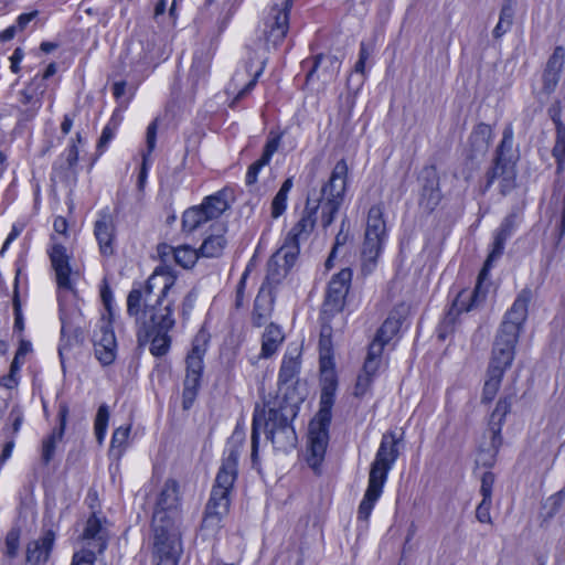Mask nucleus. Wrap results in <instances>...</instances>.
<instances>
[{"label": "nucleus", "instance_id": "f257e3e1", "mask_svg": "<svg viewBox=\"0 0 565 565\" xmlns=\"http://www.w3.org/2000/svg\"><path fill=\"white\" fill-rule=\"evenodd\" d=\"M348 177V163L344 159H341L334 164L328 181L321 186L320 191L309 193L300 220L287 236L298 242L308 238L318 221L319 212L322 227H328L344 201Z\"/></svg>", "mask_w": 565, "mask_h": 565}, {"label": "nucleus", "instance_id": "f03ea898", "mask_svg": "<svg viewBox=\"0 0 565 565\" xmlns=\"http://www.w3.org/2000/svg\"><path fill=\"white\" fill-rule=\"evenodd\" d=\"M175 278L166 269H156L143 285L134 287L127 297V313L134 317L139 328L153 327L164 313H172L174 300L167 299Z\"/></svg>", "mask_w": 565, "mask_h": 565}, {"label": "nucleus", "instance_id": "7ed1b4c3", "mask_svg": "<svg viewBox=\"0 0 565 565\" xmlns=\"http://www.w3.org/2000/svg\"><path fill=\"white\" fill-rule=\"evenodd\" d=\"M296 414L291 408H268L254 413L252 428V461L256 465L258 458L259 429L265 428L266 437L275 449L287 452L297 445V435L290 417Z\"/></svg>", "mask_w": 565, "mask_h": 565}, {"label": "nucleus", "instance_id": "20e7f679", "mask_svg": "<svg viewBox=\"0 0 565 565\" xmlns=\"http://www.w3.org/2000/svg\"><path fill=\"white\" fill-rule=\"evenodd\" d=\"M396 444L393 434L384 435L381 440L375 459L371 465L367 489L358 510V519L361 521L369 520L375 502L382 494L387 473L398 457Z\"/></svg>", "mask_w": 565, "mask_h": 565}, {"label": "nucleus", "instance_id": "39448f33", "mask_svg": "<svg viewBox=\"0 0 565 565\" xmlns=\"http://www.w3.org/2000/svg\"><path fill=\"white\" fill-rule=\"evenodd\" d=\"M532 298V290L524 288L520 291L510 310L501 323L499 355L497 354V370L511 365L514 359V348L523 322L527 317V306ZM499 342L497 341V347Z\"/></svg>", "mask_w": 565, "mask_h": 565}, {"label": "nucleus", "instance_id": "423d86ee", "mask_svg": "<svg viewBox=\"0 0 565 565\" xmlns=\"http://www.w3.org/2000/svg\"><path fill=\"white\" fill-rule=\"evenodd\" d=\"M493 259L494 246L489 252L483 267L477 277L473 291L469 294L466 290H462L455 299L450 310L441 322L440 331L438 334L440 339H445L446 332L452 330L456 318L461 312H469L471 310L479 309L484 303L489 288L492 286L491 268Z\"/></svg>", "mask_w": 565, "mask_h": 565}, {"label": "nucleus", "instance_id": "0eeeda50", "mask_svg": "<svg viewBox=\"0 0 565 565\" xmlns=\"http://www.w3.org/2000/svg\"><path fill=\"white\" fill-rule=\"evenodd\" d=\"M386 236L384 209L381 204L373 205L367 212L364 241L361 250V268L363 274L369 275L374 271L377 259L383 250Z\"/></svg>", "mask_w": 565, "mask_h": 565}, {"label": "nucleus", "instance_id": "6e6552de", "mask_svg": "<svg viewBox=\"0 0 565 565\" xmlns=\"http://www.w3.org/2000/svg\"><path fill=\"white\" fill-rule=\"evenodd\" d=\"M334 396L328 393L320 395V408L315 418L309 424L308 430V463L313 469L321 463L324 458L329 443V426L332 417V406Z\"/></svg>", "mask_w": 565, "mask_h": 565}, {"label": "nucleus", "instance_id": "1a4fd4ad", "mask_svg": "<svg viewBox=\"0 0 565 565\" xmlns=\"http://www.w3.org/2000/svg\"><path fill=\"white\" fill-rule=\"evenodd\" d=\"M334 396L328 393L320 395V408L315 418L309 424L308 430V463L313 469L321 463L324 458L329 443V426L332 417V406Z\"/></svg>", "mask_w": 565, "mask_h": 565}, {"label": "nucleus", "instance_id": "9d476101", "mask_svg": "<svg viewBox=\"0 0 565 565\" xmlns=\"http://www.w3.org/2000/svg\"><path fill=\"white\" fill-rule=\"evenodd\" d=\"M181 515V494L179 483L173 479H168L160 490L153 514V532L179 531L177 523Z\"/></svg>", "mask_w": 565, "mask_h": 565}, {"label": "nucleus", "instance_id": "9b49d317", "mask_svg": "<svg viewBox=\"0 0 565 565\" xmlns=\"http://www.w3.org/2000/svg\"><path fill=\"white\" fill-rule=\"evenodd\" d=\"M209 345V334L200 331L192 341V348L189 352L186 363V374L183 387V409H189L195 401L200 381L203 372V359Z\"/></svg>", "mask_w": 565, "mask_h": 565}, {"label": "nucleus", "instance_id": "f8f14e48", "mask_svg": "<svg viewBox=\"0 0 565 565\" xmlns=\"http://www.w3.org/2000/svg\"><path fill=\"white\" fill-rule=\"evenodd\" d=\"M519 160L518 149L513 145V130L510 126L505 127L502 134V140L497 150V175L501 170V192L508 193L515 185V164Z\"/></svg>", "mask_w": 565, "mask_h": 565}, {"label": "nucleus", "instance_id": "ddd939ff", "mask_svg": "<svg viewBox=\"0 0 565 565\" xmlns=\"http://www.w3.org/2000/svg\"><path fill=\"white\" fill-rule=\"evenodd\" d=\"M239 458L238 447H231L215 478L210 500L224 502L230 501V493L237 477V462Z\"/></svg>", "mask_w": 565, "mask_h": 565}, {"label": "nucleus", "instance_id": "4468645a", "mask_svg": "<svg viewBox=\"0 0 565 565\" xmlns=\"http://www.w3.org/2000/svg\"><path fill=\"white\" fill-rule=\"evenodd\" d=\"M174 319L172 313H164L160 316L159 320H156L153 327L139 328L138 329V342L140 345H145L150 342V352L156 356L164 355L170 347V338L168 335L169 330L173 327Z\"/></svg>", "mask_w": 565, "mask_h": 565}, {"label": "nucleus", "instance_id": "2eb2a0df", "mask_svg": "<svg viewBox=\"0 0 565 565\" xmlns=\"http://www.w3.org/2000/svg\"><path fill=\"white\" fill-rule=\"evenodd\" d=\"M292 6V0H275L266 19L264 34L267 43L276 46L280 43L289 28V11Z\"/></svg>", "mask_w": 565, "mask_h": 565}, {"label": "nucleus", "instance_id": "dca6fc26", "mask_svg": "<svg viewBox=\"0 0 565 565\" xmlns=\"http://www.w3.org/2000/svg\"><path fill=\"white\" fill-rule=\"evenodd\" d=\"M96 359L103 365L111 364L116 359L117 341L109 318L103 317L93 335Z\"/></svg>", "mask_w": 565, "mask_h": 565}, {"label": "nucleus", "instance_id": "f3484780", "mask_svg": "<svg viewBox=\"0 0 565 565\" xmlns=\"http://www.w3.org/2000/svg\"><path fill=\"white\" fill-rule=\"evenodd\" d=\"M181 552L182 547L179 531L153 532L156 565H178Z\"/></svg>", "mask_w": 565, "mask_h": 565}, {"label": "nucleus", "instance_id": "a211bd4d", "mask_svg": "<svg viewBox=\"0 0 565 565\" xmlns=\"http://www.w3.org/2000/svg\"><path fill=\"white\" fill-rule=\"evenodd\" d=\"M351 279L352 271L350 268H343L332 277L328 285L326 300L323 302L324 312L332 313L342 309Z\"/></svg>", "mask_w": 565, "mask_h": 565}, {"label": "nucleus", "instance_id": "6ab92c4d", "mask_svg": "<svg viewBox=\"0 0 565 565\" xmlns=\"http://www.w3.org/2000/svg\"><path fill=\"white\" fill-rule=\"evenodd\" d=\"M94 235L103 256L109 257L115 254L116 225L113 215L108 210H103L94 224Z\"/></svg>", "mask_w": 565, "mask_h": 565}, {"label": "nucleus", "instance_id": "aec40b11", "mask_svg": "<svg viewBox=\"0 0 565 565\" xmlns=\"http://www.w3.org/2000/svg\"><path fill=\"white\" fill-rule=\"evenodd\" d=\"M84 547L82 551H90L94 553V561L96 554H100L107 546V530L104 526V521L93 513L86 521L83 534L81 536Z\"/></svg>", "mask_w": 565, "mask_h": 565}, {"label": "nucleus", "instance_id": "412c9836", "mask_svg": "<svg viewBox=\"0 0 565 565\" xmlns=\"http://www.w3.org/2000/svg\"><path fill=\"white\" fill-rule=\"evenodd\" d=\"M230 501L218 502L209 499L200 526L204 539H212L218 534L222 529L223 519L230 511Z\"/></svg>", "mask_w": 565, "mask_h": 565}, {"label": "nucleus", "instance_id": "4be33fe9", "mask_svg": "<svg viewBox=\"0 0 565 565\" xmlns=\"http://www.w3.org/2000/svg\"><path fill=\"white\" fill-rule=\"evenodd\" d=\"M51 266L55 273V279L58 289L71 291L72 285V269L70 266V257L66 248L61 244H55L49 252Z\"/></svg>", "mask_w": 565, "mask_h": 565}, {"label": "nucleus", "instance_id": "5701e85b", "mask_svg": "<svg viewBox=\"0 0 565 565\" xmlns=\"http://www.w3.org/2000/svg\"><path fill=\"white\" fill-rule=\"evenodd\" d=\"M211 234H209L200 248H198V253L200 257L204 258H216L223 255V252L227 245V239L225 238L226 226L223 223H214L211 225Z\"/></svg>", "mask_w": 565, "mask_h": 565}, {"label": "nucleus", "instance_id": "b1692460", "mask_svg": "<svg viewBox=\"0 0 565 565\" xmlns=\"http://www.w3.org/2000/svg\"><path fill=\"white\" fill-rule=\"evenodd\" d=\"M57 417L60 424L58 427L53 429V431L42 440L41 460L44 465L50 463V461L53 459L56 445L62 440L64 436L68 417V407L66 404L60 405Z\"/></svg>", "mask_w": 565, "mask_h": 565}, {"label": "nucleus", "instance_id": "393cba45", "mask_svg": "<svg viewBox=\"0 0 565 565\" xmlns=\"http://www.w3.org/2000/svg\"><path fill=\"white\" fill-rule=\"evenodd\" d=\"M54 541V532L47 530L39 539L29 542L26 546V562L31 565H42L46 563Z\"/></svg>", "mask_w": 565, "mask_h": 565}, {"label": "nucleus", "instance_id": "a878e982", "mask_svg": "<svg viewBox=\"0 0 565 565\" xmlns=\"http://www.w3.org/2000/svg\"><path fill=\"white\" fill-rule=\"evenodd\" d=\"M299 254V242L286 237L284 245L271 256L268 267L271 275L276 271L275 267L280 268L282 274H287L294 266Z\"/></svg>", "mask_w": 565, "mask_h": 565}, {"label": "nucleus", "instance_id": "bb28decb", "mask_svg": "<svg viewBox=\"0 0 565 565\" xmlns=\"http://www.w3.org/2000/svg\"><path fill=\"white\" fill-rule=\"evenodd\" d=\"M280 139H281L280 135H275L273 132L269 134V137L264 147L262 157L258 160H256L253 164H250L247 170V173H246V184L247 185H252L257 182L259 171L270 162L271 157L278 150V147L280 145Z\"/></svg>", "mask_w": 565, "mask_h": 565}, {"label": "nucleus", "instance_id": "cd10ccee", "mask_svg": "<svg viewBox=\"0 0 565 565\" xmlns=\"http://www.w3.org/2000/svg\"><path fill=\"white\" fill-rule=\"evenodd\" d=\"M341 61L334 55L319 54L315 58L313 67L307 78L311 79L315 74L323 82L333 81L340 72Z\"/></svg>", "mask_w": 565, "mask_h": 565}, {"label": "nucleus", "instance_id": "c85d7f7f", "mask_svg": "<svg viewBox=\"0 0 565 565\" xmlns=\"http://www.w3.org/2000/svg\"><path fill=\"white\" fill-rule=\"evenodd\" d=\"M301 351L299 347H289L282 358L278 382L280 384H288L294 382L300 372L301 367Z\"/></svg>", "mask_w": 565, "mask_h": 565}, {"label": "nucleus", "instance_id": "c756f323", "mask_svg": "<svg viewBox=\"0 0 565 565\" xmlns=\"http://www.w3.org/2000/svg\"><path fill=\"white\" fill-rule=\"evenodd\" d=\"M481 492L483 499L477 507L476 515L481 523H491V507H492V484L494 482V476L491 471H487L481 478Z\"/></svg>", "mask_w": 565, "mask_h": 565}, {"label": "nucleus", "instance_id": "7c9ffc66", "mask_svg": "<svg viewBox=\"0 0 565 565\" xmlns=\"http://www.w3.org/2000/svg\"><path fill=\"white\" fill-rule=\"evenodd\" d=\"M285 334L281 328L275 323H269L262 337L260 358L268 359L273 356L282 344Z\"/></svg>", "mask_w": 565, "mask_h": 565}, {"label": "nucleus", "instance_id": "2f4dec72", "mask_svg": "<svg viewBox=\"0 0 565 565\" xmlns=\"http://www.w3.org/2000/svg\"><path fill=\"white\" fill-rule=\"evenodd\" d=\"M273 298L269 292L260 289L254 303L253 323L260 327L267 322L273 312Z\"/></svg>", "mask_w": 565, "mask_h": 565}, {"label": "nucleus", "instance_id": "473e14b6", "mask_svg": "<svg viewBox=\"0 0 565 565\" xmlns=\"http://www.w3.org/2000/svg\"><path fill=\"white\" fill-rule=\"evenodd\" d=\"M198 207L204 209V214L207 221L215 220L228 209L226 193L224 191H220L214 195H210L205 198L203 203Z\"/></svg>", "mask_w": 565, "mask_h": 565}, {"label": "nucleus", "instance_id": "72a5a7b5", "mask_svg": "<svg viewBox=\"0 0 565 565\" xmlns=\"http://www.w3.org/2000/svg\"><path fill=\"white\" fill-rule=\"evenodd\" d=\"M207 221L204 209H199L198 206H193L188 209L183 213L182 217V230L186 233H192L200 228Z\"/></svg>", "mask_w": 565, "mask_h": 565}, {"label": "nucleus", "instance_id": "f704fd0d", "mask_svg": "<svg viewBox=\"0 0 565 565\" xmlns=\"http://www.w3.org/2000/svg\"><path fill=\"white\" fill-rule=\"evenodd\" d=\"M399 328L398 321L395 319H386L377 330L373 341L370 344H379L383 352L384 347L393 339Z\"/></svg>", "mask_w": 565, "mask_h": 565}, {"label": "nucleus", "instance_id": "c9c22d12", "mask_svg": "<svg viewBox=\"0 0 565 565\" xmlns=\"http://www.w3.org/2000/svg\"><path fill=\"white\" fill-rule=\"evenodd\" d=\"M491 127L489 125H479L471 134V147L476 153H483L488 150Z\"/></svg>", "mask_w": 565, "mask_h": 565}, {"label": "nucleus", "instance_id": "e433bc0d", "mask_svg": "<svg viewBox=\"0 0 565 565\" xmlns=\"http://www.w3.org/2000/svg\"><path fill=\"white\" fill-rule=\"evenodd\" d=\"M382 353L379 344H370L362 372L375 377L382 365Z\"/></svg>", "mask_w": 565, "mask_h": 565}, {"label": "nucleus", "instance_id": "4c0bfd02", "mask_svg": "<svg viewBox=\"0 0 565 565\" xmlns=\"http://www.w3.org/2000/svg\"><path fill=\"white\" fill-rule=\"evenodd\" d=\"M172 253L177 264L183 268L193 267L196 260L200 258L198 249L192 248L189 245H182L177 248H172Z\"/></svg>", "mask_w": 565, "mask_h": 565}, {"label": "nucleus", "instance_id": "58836bf2", "mask_svg": "<svg viewBox=\"0 0 565 565\" xmlns=\"http://www.w3.org/2000/svg\"><path fill=\"white\" fill-rule=\"evenodd\" d=\"M515 6L516 0H504L500 12V21L497 23V36L510 29L513 21Z\"/></svg>", "mask_w": 565, "mask_h": 565}, {"label": "nucleus", "instance_id": "ea45409f", "mask_svg": "<svg viewBox=\"0 0 565 565\" xmlns=\"http://www.w3.org/2000/svg\"><path fill=\"white\" fill-rule=\"evenodd\" d=\"M108 420H109L108 407L106 405H100L97 411L96 418H95V425H94V431H95V436H96L98 444H102L104 441L107 426H108Z\"/></svg>", "mask_w": 565, "mask_h": 565}, {"label": "nucleus", "instance_id": "a19ab883", "mask_svg": "<svg viewBox=\"0 0 565 565\" xmlns=\"http://www.w3.org/2000/svg\"><path fill=\"white\" fill-rule=\"evenodd\" d=\"M553 157L557 161V171L561 172L565 162V127L561 122L557 124V137L553 148Z\"/></svg>", "mask_w": 565, "mask_h": 565}, {"label": "nucleus", "instance_id": "79ce46f5", "mask_svg": "<svg viewBox=\"0 0 565 565\" xmlns=\"http://www.w3.org/2000/svg\"><path fill=\"white\" fill-rule=\"evenodd\" d=\"M440 194L437 186V182L433 179L429 184H425L422 193V203L426 205L427 209L433 210L439 202Z\"/></svg>", "mask_w": 565, "mask_h": 565}, {"label": "nucleus", "instance_id": "37998d69", "mask_svg": "<svg viewBox=\"0 0 565 565\" xmlns=\"http://www.w3.org/2000/svg\"><path fill=\"white\" fill-rule=\"evenodd\" d=\"M374 51V45L372 43L361 42L360 44V51H359V58L354 65V72L358 74H361L362 76L365 75V65L366 62L370 60Z\"/></svg>", "mask_w": 565, "mask_h": 565}, {"label": "nucleus", "instance_id": "c03bdc74", "mask_svg": "<svg viewBox=\"0 0 565 565\" xmlns=\"http://www.w3.org/2000/svg\"><path fill=\"white\" fill-rule=\"evenodd\" d=\"M20 546V530L19 529H11L6 536L4 541V554L13 558L18 555Z\"/></svg>", "mask_w": 565, "mask_h": 565}, {"label": "nucleus", "instance_id": "a18cd8bd", "mask_svg": "<svg viewBox=\"0 0 565 565\" xmlns=\"http://www.w3.org/2000/svg\"><path fill=\"white\" fill-rule=\"evenodd\" d=\"M565 61V50L563 46H556L553 51V54L550 56L546 63V70L562 73L563 65Z\"/></svg>", "mask_w": 565, "mask_h": 565}, {"label": "nucleus", "instance_id": "49530a36", "mask_svg": "<svg viewBox=\"0 0 565 565\" xmlns=\"http://www.w3.org/2000/svg\"><path fill=\"white\" fill-rule=\"evenodd\" d=\"M21 103L23 105H29V104L31 105V108L28 110L29 111L28 118L34 117L41 107L40 98L34 97V94L32 92H30V87H28L21 92Z\"/></svg>", "mask_w": 565, "mask_h": 565}, {"label": "nucleus", "instance_id": "de8ad7c7", "mask_svg": "<svg viewBox=\"0 0 565 565\" xmlns=\"http://www.w3.org/2000/svg\"><path fill=\"white\" fill-rule=\"evenodd\" d=\"M373 379H374L373 376L361 372L358 375L356 383L354 386V392H353L354 396L363 397L370 391Z\"/></svg>", "mask_w": 565, "mask_h": 565}, {"label": "nucleus", "instance_id": "09e8293b", "mask_svg": "<svg viewBox=\"0 0 565 565\" xmlns=\"http://www.w3.org/2000/svg\"><path fill=\"white\" fill-rule=\"evenodd\" d=\"M287 195L282 193H278L274 196L271 201V217L278 218L285 212L287 207Z\"/></svg>", "mask_w": 565, "mask_h": 565}, {"label": "nucleus", "instance_id": "8fccbe9b", "mask_svg": "<svg viewBox=\"0 0 565 565\" xmlns=\"http://www.w3.org/2000/svg\"><path fill=\"white\" fill-rule=\"evenodd\" d=\"M561 74L557 72L548 71L545 68L543 74V88L546 93H552L555 90L558 81H559Z\"/></svg>", "mask_w": 565, "mask_h": 565}, {"label": "nucleus", "instance_id": "3c124183", "mask_svg": "<svg viewBox=\"0 0 565 565\" xmlns=\"http://www.w3.org/2000/svg\"><path fill=\"white\" fill-rule=\"evenodd\" d=\"M130 427H119L117 428L111 437V448H121L126 445L127 439L129 437Z\"/></svg>", "mask_w": 565, "mask_h": 565}, {"label": "nucleus", "instance_id": "603ef678", "mask_svg": "<svg viewBox=\"0 0 565 565\" xmlns=\"http://www.w3.org/2000/svg\"><path fill=\"white\" fill-rule=\"evenodd\" d=\"M344 226H345V222L343 221L341 223V228H340L339 233L335 236V242H334L333 248H332V250L330 253V256H329V258H328V260L326 263V265L328 267L330 266V263H331L332 258L335 256V253H337L338 248L340 246H343L347 243V241H348V232L344 231Z\"/></svg>", "mask_w": 565, "mask_h": 565}, {"label": "nucleus", "instance_id": "864d4df0", "mask_svg": "<svg viewBox=\"0 0 565 565\" xmlns=\"http://www.w3.org/2000/svg\"><path fill=\"white\" fill-rule=\"evenodd\" d=\"M61 321H62V328H61L62 340H61V344L58 347V354H60L61 360L63 361L64 352L67 350V347H68V343L66 341V334L73 332V328L63 315L61 316Z\"/></svg>", "mask_w": 565, "mask_h": 565}, {"label": "nucleus", "instance_id": "5fc2aeb1", "mask_svg": "<svg viewBox=\"0 0 565 565\" xmlns=\"http://www.w3.org/2000/svg\"><path fill=\"white\" fill-rule=\"evenodd\" d=\"M493 376L491 375V363L488 367V379L486 380L483 393H482V402L489 404L494 398V384L492 383Z\"/></svg>", "mask_w": 565, "mask_h": 565}, {"label": "nucleus", "instance_id": "6e6d98bb", "mask_svg": "<svg viewBox=\"0 0 565 565\" xmlns=\"http://www.w3.org/2000/svg\"><path fill=\"white\" fill-rule=\"evenodd\" d=\"M94 553L90 551H79L73 556L71 565H94Z\"/></svg>", "mask_w": 565, "mask_h": 565}, {"label": "nucleus", "instance_id": "4d7b16f0", "mask_svg": "<svg viewBox=\"0 0 565 565\" xmlns=\"http://www.w3.org/2000/svg\"><path fill=\"white\" fill-rule=\"evenodd\" d=\"M114 136H115V127H111L110 124H108L103 129L102 136H100V138L98 140V143H97V150L100 153L104 151V149L107 147L109 141L114 138Z\"/></svg>", "mask_w": 565, "mask_h": 565}, {"label": "nucleus", "instance_id": "13d9d810", "mask_svg": "<svg viewBox=\"0 0 565 565\" xmlns=\"http://www.w3.org/2000/svg\"><path fill=\"white\" fill-rule=\"evenodd\" d=\"M156 139H157V121H152L148 128H147V136H146V141H147V152L148 154H150L154 147H156Z\"/></svg>", "mask_w": 565, "mask_h": 565}, {"label": "nucleus", "instance_id": "bf43d9fd", "mask_svg": "<svg viewBox=\"0 0 565 565\" xmlns=\"http://www.w3.org/2000/svg\"><path fill=\"white\" fill-rule=\"evenodd\" d=\"M562 499H563L562 492H558V493L550 497L546 500L544 507L550 509V511L547 513L548 518H552L554 515V513H556V511L558 510V508L562 503Z\"/></svg>", "mask_w": 565, "mask_h": 565}, {"label": "nucleus", "instance_id": "052dcab7", "mask_svg": "<svg viewBox=\"0 0 565 565\" xmlns=\"http://www.w3.org/2000/svg\"><path fill=\"white\" fill-rule=\"evenodd\" d=\"M206 71H207V64L205 63V61H203L201 58H194L191 70H190L191 76L199 78L200 76L204 75L206 73Z\"/></svg>", "mask_w": 565, "mask_h": 565}, {"label": "nucleus", "instance_id": "680f3d73", "mask_svg": "<svg viewBox=\"0 0 565 565\" xmlns=\"http://www.w3.org/2000/svg\"><path fill=\"white\" fill-rule=\"evenodd\" d=\"M260 72H262V70L256 72L254 77L244 86V88H242L237 93V95L235 96L233 103H236L237 100L242 99L248 92H250L253 89V87L255 86V84L257 82L258 76L260 75Z\"/></svg>", "mask_w": 565, "mask_h": 565}, {"label": "nucleus", "instance_id": "e2e57ef3", "mask_svg": "<svg viewBox=\"0 0 565 565\" xmlns=\"http://www.w3.org/2000/svg\"><path fill=\"white\" fill-rule=\"evenodd\" d=\"M23 58V51L21 49H15L13 54L11 55L10 57V61H11V71L13 73H18L19 70H20V66H19V63L22 61Z\"/></svg>", "mask_w": 565, "mask_h": 565}, {"label": "nucleus", "instance_id": "0e129e2a", "mask_svg": "<svg viewBox=\"0 0 565 565\" xmlns=\"http://www.w3.org/2000/svg\"><path fill=\"white\" fill-rule=\"evenodd\" d=\"M149 157H150V154H148V153L142 154V164H141V169H140L139 177H138V183H139L140 188L143 186V183L147 178Z\"/></svg>", "mask_w": 565, "mask_h": 565}, {"label": "nucleus", "instance_id": "69168bd1", "mask_svg": "<svg viewBox=\"0 0 565 565\" xmlns=\"http://www.w3.org/2000/svg\"><path fill=\"white\" fill-rule=\"evenodd\" d=\"M36 15V11L21 14L17 20V28L23 30Z\"/></svg>", "mask_w": 565, "mask_h": 565}, {"label": "nucleus", "instance_id": "338daca9", "mask_svg": "<svg viewBox=\"0 0 565 565\" xmlns=\"http://www.w3.org/2000/svg\"><path fill=\"white\" fill-rule=\"evenodd\" d=\"M66 160H67V163H68V166L71 168L74 167L77 163V161H78V149H77V146L75 143H73L70 147Z\"/></svg>", "mask_w": 565, "mask_h": 565}, {"label": "nucleus", "instance_id": "774afa93", "mask_svg": "<svg viewBox=\"0 0 565 565\" xmlns=\"http://www.w3.org/2000/svg\"><path fill=\"white\" fill-rule=\"evenodd\" d=\"M54 230L60 234H65L67 230V222L64 217L58 216L54 220Z\"/></svg>", "mask_w": 565, "mask_h": 565}]
</instances>
